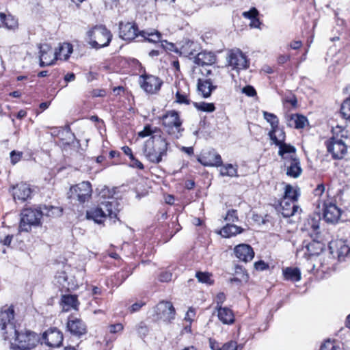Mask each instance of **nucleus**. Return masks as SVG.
<instances>
[{
    "label": "nucleus",
    "mask_w": 350,
    "mask_h": 350,
    "mask_svg": "<svg viewBox=\"0 0 350 350\" xmlns=\"http://www.w3.org/2000/svg\"><path fill=\"white\" fill-rule=\"evenodd\" d=\"M0 336L9 341L13 350H31L38 342L36 333L27 330L19 332L16 328L12 306L0 312Z\"/></svg>",
    "instance_id": "nucleus-1"
},
{
    "label": "nucleus",
    "mask_w": 350,
    "mask_h": 350,
    "mask_svg": "<svg viewBox=\"0 0 350 350\" xmlns=\"http://www.w3.org/2000/svg\"><path fill=\"white\" fill-rule=\"evenodd\" d=\"M170 143L164 137L153 135L147 139L143 147L145 158L150 163L158 164L167 156Z\"/></svg>",
    "instance_id": "nucleus-2"
},
{
    "label": "nucleus",
    "mask_w": 350,
    "mask_h": 350,
    "mask_svg": "<svg viewBox=\"0 0 350 350\" xmlns=\"http://www.w3.org/2000/svg\"><path fill=\"white\" fill-rule=\"evenodd\" d=\"M120 203L113 197H108L107 200L102 201L98 206L94 207L86 211L88 219H92L95 223L102 224L107 217L117 219L120 211Z\"/></svg>",
    "instance_id": "nucleus-3"
},
{
    "label": "nucleus",
    "mask_w": 350,
    "mask_h": 350,
    "mask_svg": "<svg viewBox=\"0 0 350 350\" xmlns=\"http://www.w3.org/2000/svg\"><path fill=\"white\" fill-rule=\"evenodd\" d=\"M88 43L94 49H99L109 45L112 33L104 25H96L87 32Z\"/></svg>",
    "instance_id": "nucleus-4"
},
{
    "label": "nucleus",
    "mask_w": 350,
    "mask_h": 350,
    "mask_svg": "<svg viewBox=\"0 0 350 350\" xmlns=\"http://www.w3.org/2000/svg\"><path fill=\"white\" fill-rule=\"evenodd\" d=\"M161 120L165 131L170 135L176 139L183 136L185 129L183 127V120L178 111L175 110L167 111L162 116Z\"/></svg>",
    "instance_id": "nucleus-5"
},
{
    "label": "nucleus",
    "mask_w": 350,
    "mask_h": 350,
    "mask_svg": "<svg viewBox=\"0 0 350 350\" xmlns=\"http://www.w3.org/2000/svg\"><path fill=\"white\" fill-rule=\"evenodd\" d=\"M21 221L18 226V232H29L32 226L40 224L43 212L36 208H25L21 214Z\"/></svg>",
    "instance_id": "nucleus-6"
},
{
    "label": "nucleus",
    "mask_w": 350,
    "mask_h": 350,
    "mask_svg": "<svg viewBox=\"0 0 350 350\" xmlns=\"http://www.w3.org/2000/svg\"><path fill=\"white\" fill-rule=\"evenodd\" d=\"M92 185L88 181H83L76 185L72 186L68 192V198L70 200H77L80 203L88 201L92 196Z\"/></svg>",
    "instance_id": "nucleus-7"
},
{
    "label": "nucleus",
    "mask_w": 350,
    "mask_h": 350,
    "mask_svg": "<svg viewBox=\"0 0 350 350\" xmlns=\"http://www.w3.org/2000/svg\"><path fill=\"white\" fill-rule=\"evenodd\" d=\"M157 319L165 322H170L175 317V309L170 301H160L154 308Z\"/></svg>",
    "instance_id": "nucleus-8"
},
{
    "label": "nucleus",
    "mask_w": 350,
    "mask_h": 350,
    "mask_svg": "<svg viewBox=\"0 0 350 350\" xmlns=\"http://www.w3.org/2000/svg\"><path fill=\"white\" fill-rule=\"evenodd\" d=\"M120 37L124 40L131 41L140 36L141 31L135 23L122 21L119 23Z\"/></svg>",
    "instance_id": "nucleus-9"
},
{
    "label": "nucleus",
    "mask_w": 350,
    "mask_h": 350,
    "mask_svg": "<svg viewBox=\"0 0 350 350\" xmlns=\"http://www.w3.org/2000/svg\"><path fill=\"white\" fill-rule=\"evenodd\" d=\"M141 78L142 79L140 81L141 88L149 94L157 93L163 84L161 79L154 75H144L141 76Z\"/></svg>",
    "instance_id": "nucleus-10"
},
{
    "label": "nucleus",
    "mask_w": 350,
    "mask_h": 350,
    "mask_svg": "<svg viewBox=\"0 0 350 350\" xmlns=\"http://www.w3.org/2000/svg\"><path fill=\"white\" fill-rule=\"evenodd\" d=\"M328 152L334 159H341L347 152V146L343 140H331L325 142Z\"/></svg>",
    "instance_id": "nucleus-11"
},
{
    "label": "nucleus",
    "mask_w": 350,
    "mask_h": 350,
    "mask_svg": "<svg viewBox=\"0 0 350 350\" xmlns=\"http://www.w3.org/2000/svg\"><path fill=\"white\" fill-rule=\"evenodd\" d=\"M323 218L326 222L336 224L341 216L342 211L335 204L323 200Z\"/></svg>",
    "instance_id": "nucleus-12"
},
{
    "label": "nucleus",
    "mask_w": 350,
    "mask_h": 350,
    "mask_svg": "<svg viewBox=\"0 0 350 350\" xmlns=\"http://www.w3.org/2000/svg\"><path fill=\"white\" fill-rule=\"evenodd\" d=\"M67 329L72 335L81 336L87 332V326L82 319L73 315L69 316L66 323Z\"/></svg>",
    "instance_id": "nucleus-13"
},
{
    "label": "nucleus",
    "mask_w": 350,
    "mask_h": 350,
    "mask_svg": "<svg viewBox=\"0 0 350 350\" xmlns=\"http://www.w3.org/2000/svg\"><path fill=\"white\" fill-rule=\"evenodd\" d=\"M228 62L234 69H246L248 67L246 56L239 49L232 50L229 54Z\"/></svg>",
    "instance_id": "nucleus-14"
},
{
    "label": "nucleus",
    "mask_w": 350,
    "mask_h": 350,
    "mask_svg": "<svg viewBox=\"0 0 350 350\" xmlns=\"http://www.w3.org/2000/svg\"><path fill=\"white\" fill-rule=\"evenodd\" d=\"M42 338L45 344L51 347H59L63 341L62 332L55 327L50 328L43 334Z\"/></svg>",
    "instance_id": "nucleus-15"
},
{
    "label": "nucleus",
    "mask_w": 350,
    "mask_h": 350,
    "mask_svg": "<svg viewBox=\"0 0 350 350\" xmlns=\"http://www.w3.org/2000/svg\"><path fill=\"white\" fill-rule=\"evenodd\" d=\"M40 66L44 67L51 66L56 60L55 52L48 44H40Z\"/></svg>",
    "instance_id": "nucleus-16"
},
{
    "label": "nucleus",
    "mask_w": 350,
    "mask_h": 350,
    "mask_svg": "<svg viewBox=\"0 0 350 350\" xmlns=\"http://www.w3.org/2000/svg\"><path fill=\"white\" fill-rule=\"evenodd\" d=\"M329 249L332 255H336L339 260H344L350 252V247L342 240L333 241L329 243Z\"/></svg>",
    "instance_id": "nucleus-17"
},
{
    "label": "nucleus",
    "mask_w": 350,
    "mask_h": 350,
    "mask_svg": "<svg viewBox=\"0 0 350 350\" xmlns=\"http://www.w3.org/2000/svg\"><path fill=\"white\" fill-rule=\"evenodd\" d=\"M12 195L15 200L26 201L31 197V189L30 185L25 183H20L12 187Z\"/></svg>",
    "instance_id": "nucleus-18"
},
{
    "label": "nucleus",
    "mask_w": 350,
    "mask_h": 350,
    "mask_svg": "<svg viewBox=\"0 0 350 350\" xmlns=\"http://www.w3.org/2000/svg\"><path fill=\"white\" fill-rule=\"evenodd\" d=\"M234 254L237 258L243 262L251 261L254 256L252 247L247 244H240L234 247Z\"/></svg>",
    "instance_id": "nucleus-19"
},
{
    "label": "nucleus",
    "mask_w": 350,
    "mask_h": 350,
    "mask_svg": "<svg viewBox=\"0 0 350 350\" xmlns=\"http://www.w3.org/2000/svg\"><path fill=\"white\" fill-rule=\"evenodd\" d=\"M198 160L204 166L218 167L223 163L221 156L215 150L208 151Z\"/></svg>",
    "instance_id": "nucleus-20"
},
{
    "label": "nucleus",
    "mask_w": 350,
    "mask_h": 350,
    "mask_svg": "<svg viewBox=\"0 0 350 350\" xmlns=\"http://www.w3.org/2000/svg\"><path fill=\"white\" fill-rule=\"evenodd\" d=\"M296 202L282 198L280 202L279 211L284 217H289L297 213L299 207L296 205Z\"/></svg>",
    "instance_id": "nucleus-21"
},
{
    "label": "nucleus",
    "mask_w": 350,
    "mask_h": 350,
    "mask_svg": "<svg viewBox=\"0 0 350 350\" xmlns=\"http://www.w3.org/2000/svg\"><path fill=\"white\" fill-rule=\"evenodd\" d=\"M216 62V56L213 52L202 51L196 55L194 62L198 66L213 65Z\"/></svg>",
    "instance_id": "nucleus-22"
},
{
    "label": "nucleus",
    "mask_w": 350,
    "mask_h": 350,
    "mask_svg": "<svg viewBox=\"0 0 350 350\" xmlns=\"http://www.w3.org/2000/svg\"><path fill=\"white\" fill-rule=\"evenodd\" d=\"M0 27H5L8 30L15 31L18 27V20L11 14L0 12Z\"/></svg>",
    "instance_id": "nucleus-23"
},
{
    "label": "nucleus",
    "mask_w": 350,
    "mask_h": 350,
    "mask_svg": "<svg viewBox=\"0 0 350 350\" xmlns=\"http://www.w3.org/2000/svg\"><path fill=\"white\" fill-rule=\"evenodd\" d=\"M286 120L288 126L295 129H303L307 122V119L305 116L298 114L287 115Z\"/></svg>",
    "instance_id": "nucleus-24"
},
{
    "label": "nucleus",
    "mask_w": 350,
    "mask_h": 350,
    "mask_svg": "<svg viewBox=\"0 0 350 350\" xmlns=\"http://www.w3.org/2000/svg\"><path fill=\"white\" fill-rule=\"evenodd\" d=\"M300 251L309 257L319 255L323 251V245L319 242L312 241L304 245Z\"/></svg>",
    "instance_id": "nucleus-25"
},
{
    "label": "nucleus",
    "mask_w": 350,
    "mask_h": 350,
    "mask_svg": "<svg viewBox=\"0 0 350 350\" xmlns=\"http://www.w3.org/2000/svg\"><path fill=\"white\" fill-rule=\"evenodd\" d=\"M217 86L213 85L210 79H198V90L204 98L209 97L212 91L215 90Z\"/></svg>",
    "instance_id": "nucleus-26"
},
{
    "label": "nucleus",
    "mask_w": 350,
    "mask_h": 350,
    "mask_svg": "<svg viewBox=\"0 0 350 350\" xmlns=\"http://www.w3.org/2000/svg\"><path fill=\"white\" fill-rule=\"evenodd\" d=\"M284 167L286 168V174L288 176L297 178L301 174L302 170L301 168L300 161L298 158L290 163L284 164Z\"/></svg>",
    "instance_id": "nucleus-27"
},
{
    "label": "nucleus",
    "mask_w": 350,
    "mask_h": 350,
    "mask_svg": "<svg viewBox=\"0 0 350 350\" xmlns=\"http://www.w3.org/2000/svg\"><path fill=\"white\" fill-rule=\"evenodd\" d=\"M217 309L219 319L224 324H231L234 322L232 311L227 307L219 306Z\"/></svg>",
    "instance_id": "nucleus-28"
},
{
    "label": "nucleus",
    "mask_w": 350,
    "mask_h": 350,
    "mask_svg": "<svg viewBox=\"0 0 350 350\" xmlns=\"http://www.w3.org/2000/svg\"><path fill=\"white\" fill-rule=\"evenodd\" d=\"M271 140L276 146L284 142L286 139V134L283 129L277 126L275 129H271L268 133Z\"/></svg>",
    "instance_id": "nucleus-29"
},
{
    "label": "nucleus",
    "mask_w": 350,
    "mask_h": 350,
    "mask_svg": "<svg viewBox=\"0 0 350 350\" xmlns=\"http://www.w3.org/2000/svg\"><path fill=\"white\" fill-rule=\"evenodd\" d=\"M72 53V44L66 42L63 43L59 46V49L55 51L56 60L58 59L66 60Z\"/></svg>",
    "instance_id": "nucleus-30"
},
{
    "label": "nucleus",
    "mask_w": 350,
    "mask_h": 350,
    "mask_svg": "<svg viewBox=\"0 0 350 350\" xmlns=\"http://www.w3.org/2000/svg\"><path fill=\"white\" fill-rule=\"evenodd\" d=\"M243 231V230L241 227H239L234 224H227L221 229L219 234L225 238H229L230 237L240 234Z\"/></svg>",
    "instance_id": "nucleus-31"
},
{
    "label": "nucleus",
    "mask_w": 350,
    "mask_h": 350,
    "mask_svg": "<svg viewBox=\"0 0 350 350\" xmlns=\"http://www.w3.org/2000/svg\"><path fill=\"white\" fill-rule=\"evenodd\" d=\"M283 275L286 280L298 282L301 280V271L297 267H286L283 269Z\"/></svg>",
    "instance_id": "nucleus-32"
},
{
    "label": "nucleus",
    "mask_w": 350,
    "mask_h": 350,
    "mask_svg": "<svg viewBox=\"0 0 350 350\" xmlns=\"http://www.w3.org/2000/svg\"><path fill=\"white\" fill-rule=\"evenodd\" d=\"M243 16L245 18L250 20V26L253 28H258L260 25V22L258 18V11L256 8H252L247 12H244Z\"/></svg>",
    "instance_id": "nucleus-33"
},
{
    "label": "nucleus",
    "mask_w": 350,
    "mask_h": 350,
    "mask_svg": "<svg viewBox=\"0 0 350 350\" xmlns=\"http://www.w3.org/2000/svg\"><path fill=\"white\" fill-rule=\"evenodd\" d=\"M140 36L145 38L146 40H148L149 42H153V43H159L161 42V33L156 31H142L140 33Z\"/></svg>",
    "instance_id": "nucleus-34"
},
{
    "label": "nucleus",
    "mask_w": 350,
    "mask_h": 350,
    "mask_svg": "<svg viewBox=\"0 0 350 350\" xmlns=\"http://www.w3.org/2000/svg\"><path fill=\"white\" fill-rule=\"evenodd\" d=\"M62 302L65 306H67V308H65V310H68L69 308H72L76 309L77 306L79 305V302L77 300V297L76 295H64L62 297Z\"/></svg>",
    "instance_id": "nucleus-35"
},
{
    "label": "nucleus",
    "mask_w": 350,
    "mask_h": 350,
    "mask_svg": "<svg viewBox=\"0 0 350 350\" xmlns=\"http://www.w3.org/2000/svg\"><path fill=\"white\" fill-rule=\"evenodd\" d=\"M299 196V191L293 188L291 185H286L284 189L283 198L297 202Z\"/></svg>",
    "instance_id": "nucleus-36"
},
{
    "label": "nucleus",
    "mask_w": 350,
    "mask_h": 350,
    "mask_svg": "<svg viewBox=\"0 0 350 350\" xmlns=\"http://www.w3.org/2000/svg\"><path fill=\"white\" fill-rule=\"evenodd\" d=\"M332 134V137L329 139L331 140H343L344 138H347V131L340 126L334 127Z\"/></svg>",
    "instance_id": "nucleus-37"
},
{
    "label": "nucleus",
    "mask_w": 350,
    "mask_h": 350,
    "mask_svg": "<svg viewBox=\"0 0 350 350\" xmlns=\"http://www.w3.org/2000/svg\"><path fill=\"white\" fill-rule=\"evenodd\" d=\"M220 174L222 176H227L230 177H236L238 176L237 169L232 164H227L221 167L220 170Z\"/></svg>",
    "instance_id": "nucleus-38"
},
{
    "label": "nucleus",
    "mask_w": 350,
    "mask_h": 350,
    "mask_svg": "<svg viewBox=\"0 0 350 350\" xmlns=\"http://www.w3.org/2000/svg\"><path fill=\"white\" fill-rule=\"evenodd\" d=\"M279 147L278 154L280 156H284L286 154H294L296 152V148L291 145L286 144L285 142L278 145Z\"/></svg>",
    "instance_id": "nucleus-39"
},
{
    "label": "nucleus",
    "mask_w": 350,
    "mask_h": 350,
    "mask_svg": "<svg viewBox=\"0 0 350 350\" xmlns=\"http://www.w3.org/2000/svg\"><path fill=\"white\" fill-rule=\"evenodd\" d=\"M194 107L199 111L204 112H213L215 110V107L213 103L200 102L193 103Z\"/></svg>",
    "instance_id": "nucleus-40"
},
{
    "label": "nucleus",
    "mask_w": 350,
    "mask_h": 350,
    "mask_svg": "<svg viewBox=\"0 0 350 350\" xmlns=\"http://www.w3.org/2000/svg\"><path fill=\"white\" fill-rule=\"evenodd\" d=\"M263 117L270 124L271 129H275L279 126V120L275 114L263 111Z\"/></svg>",
    "instance_id": "nucleus-41"
},
{
    "label": "nucleus",
    "mask_w": 350,
    "mask_h": 350,
    "mask_svg": "<svg viewBox=\"0 0 350 350\" xmlns=\"http://www.w3.org/2000/svg\"><path fill=\"white\" fill-rule=\"evenodd\" d=\"M196 277L197 278L198 282L201 283H204L206 284H212L213 283V281L211 279V274L208 272L198 271L196 273Z\"/></svg>",
    "instance_id": "nucleus-42"
},
{
    "label": "nucleus",
    "mask_w": 350,
    "mask_h": 350,
    "mask_svg": "<svg viewBox=\"0 0 350 350\" xmlns=\"http://www.w3.org/2000/svg\"><path fill=\"white\" fill-rule=\"evenodd\" d=\"M176 101L179 104H190L188 94L186 92H182L180 90H178L176 93Z\"/></svg>",
    "instance_id": "nucleus-43"
},
{
    "label": "nucleus",
    "mask_w": 350,
    "mask_h": 350,
    "mask_svg": "<svg viewBox=\"0 0 350 350\" xmlns=\"http://www.w3.org/2000/svg\"><path fill=\"white\" fill-rule=\"evenodd\" d=\"M325 192V186L323 184H319L317 187L314 189L313 193L316 197H318L319 199L317 200V205L320 207L321 203H323V200L325 199H321Z\"/></svg>",
    "instance_id": "nucleus-44"
},
{
    "label": "nucleus",
    "mask_w": 350,
    "mask_h": 350,
    "mask_svg": "<svg viewBox=\"0 0 350 350\" xmlns=\"http://www.w3.org/2000/svg\"><path fill=\"white\" fill-rule=\"evenodd\" d=\"M340 113L344 118L350 120V98L346 99L342 104Z\"/></svg>",
    "instance_id": "nucleus-45"
},
{
    "label": "nucleus",
    "mask_w": 350,
    "mask_h": 350,
    "mask_svg": "<svg viewBox=\"0 0 350 350\" xmlns=\"http://www.w3.org/2000/svg\"><path fill=\"white\" fill-rule=\"evenodd\" d=\"M224 219L226 221L232 222V223L237 221L239 220V217L237 215V210H235V209L229 210L227 212V214H226Z\"/></svg>",
    "instance_id": "nucleus-46"
},
{
    "label": "nucleus",
    "mask_w": 350,
    "mask_h": 350,
    "mask_svg": "<svg viewBox=\"0 0 350 350\" xmlns=\"http://www.w3.org/2000/svg\"><path fill=\"white\" fill-rule=\"evenodd\" d=\"M137 332L141 338L145 337L148 333V328L144 323L141 322L137 326Z\"/></svg>",
    "instance_id": "nucleus-47"
},
{
    "label": "nucleus",
    "mask_w": 350,
    "mask_h": 350,
    "mask_svg": "<svg viewBox=\"0 0 350 350\" xmlns=\"http://www.w3.org/2000/svg\"><path fill=\"white\" fill-rule=\"evenodd\" d=\"M23 156L22 152H16L13 150L10 152V159L12 164L18 163Z\"/></svg>",
    "instance_id": "nucleus-48"
},
{
    "label": "nucleus",
    "mask_w": 350,
    "mask_h": 350,
    "mask_svg": "<svg viewBox=\"0 0 350 350\" xmlns=\"http://www.w3.org/2000/svg\"><path fill=\"white\" fill-rule=\"evenodd\" d=\"M156 129H157L153 130V129H152L150 126L147 125V126H144L143 131H142L139 133V136L142 137H145L151 135L152 133H154L155 132Z\"/></svg>",
    "instance_id": "nucleus-49"
},
{
    "label": "nucleus",
    "mask_w": 350,
    "mask_h": 350,
    "mask_svg": "<svg viewBox=\"0 0 350 350\" xmlns=\"http://www.w3.org/2000/svg\"><path fill=\"white\" fill-rule=\"evenodd\" d=\"M242 92L248 96H254L256 95V91L254 87L251 85H247L242 89Z\"/></svg>",
    "instance_id": "nucleus-50"
},
{
    "label": "nucleus",
    "mask_w": 350,
    "mask_h": 350,
    "mask_svg": "<svg viewBox=\"0 0 350 350\" xmlns=\"http://www.w3.org/2000/svg\"><path fill=\"white\" fill-rule=\"evenodd\" d=\"M172 278V273L169 271H163L159 275V280L162 282H167Z\"/></svg>",
    "instance_id": "nucleus-51"
},
{
    "label": "nucleus",
    "mask_w": 350,
    "mask_h": 350,
    "mask_svg": "<svg viewBox=\"0 0 350 350\" xmlns=\"http://www.w3.org/2000/svg\"><path fill=\"white\" fill-rule=\"evenodd\" d=\"M320 350H336L335 345L329 340H326L323 344L321 345Z\"/></svg>",
    "instance_id": "nucleus-52"
},
{
    "label": "nucleus",
    "mask_w": 350,
    "mask_h": 350,
    "mask_svg": "<svg viewBox=\"0 0 350 350\" xmlns=\"http://www.w3.org/2000/svg\"><path fill=\"white\" fill-rule=\"evenodd\" d=\"M280 157L284 160V165L286 164L287 163H290V162L294 161L295 159H297L296 152L294 153L293 154H286L284 156H280Z\"/></svg>",
    "instance_id": "nucleus-53"
},
{
    "label": "nucleus",
    "mask_w": 350,
    "mask_h": 350,
    "mask_svg": "<svg viewBox=\"0 0 350 350\" xmlns=\"http://www.w3.org/2000/svg\"><path fill=\"white\" fill-rule=\"evenodd\" d=\"M237 343L231 341L224 344L219 350H237Z\"/></svg>",
    "instance_id": "nucleus-54"
},
{
    "label": "nucleus",
    "mask_w": 350,
    "mask_h": 350,
    "mask_svg": "<svg viewBox=\"0 0 350 350\" xmlns=\"http://www.w3.org/2000/svg\"><path fill=\"white\" fill-rule=\"evenodd\" d=\"M164 51V46L163 44L161 43L159 45V49H154L149 52V56L151 57H157L161 53H163Z\"/></svg>",
    "instance_id": "nucleus-55"
},
{
    "label": "nucleus",
    "mask_w": 350,
    "mask_h": 350,
    "mask_svg": "<svg viewBox=\"0 0 350 350\" xmlns=\"http://www.w3.org/2000/svg\"><path fill=\"white\" fill-rule=\"evenodd\" d=\"M145 305V302L140 301L133 304L129 308L131 312H135Z\"/></svg>",
    "instance_id": "nucleus-56"
},
{
    "label": "nucleus",
    "mask_w": 350,
    "mask_h": 350,
    "mask_svg": "<svg viewBox=\"0 0 350 350\" xmlns=\"http://www.w3.org/2000/svg\"><path fill=\"white\" fill-rule=\"evenodd\" d=\"M123 329V325L121 323L111 325L109 326V332L115 334L121 332Z\"/></svg>",
    "instance_id": "nucleus-57"
},
{
    "label": "nucleus",
    "mask_w": 350,
    "mask_h": 350,
    "mask_svg": "<svg viewBox=\"0 0 350 350\" xmlns=\"http://www.w3.org/2000/svg\"><path fill=\"white\" fill-rule=\"evenodd\" d=\"M226 300V295L224 293H219L217 295L215 301L217 303V308L221 306V304Z\"/></svg>",
    "instance_id": "nucleus-58"
},
{
    "label": "nucleus",
    "mask_w": 350,
    "mask_h": 350,
    "mask_svg": "<svg viewBox=\"0 0 350 350\" xmlns=\"http://www.w3.org/2000/svg\"><path fill=\"white\" fill-rule=\"evenodd\" d=\"M13 239V235H7L3 239H0V243L5 246H10Z\"/></svg>",
    "instance_id": "nucleus-59"
},
{
    "label": "nucleus",
    "mask_w": 350,
    "mask_h": 350,
    "mask_svg": "<svg viewBox=\"0 0 350 350\" xmlns=\"http://www.w3.org/2000/svg\"><path fill=\"white\" fill-rule=\"evenodd\" d=\"M254 267L256 269L260 271H263L268 267L267 265L264 261L262 260L256 262L254 264Z\"/></svg>",
    "instance_id": "nucleus-60"
},
{
    "label": "nucleus",
    "mask_w": 350,
    "mask_h": 350,
    "mask_svg": "<svg viewBox=\"0 0 350 350\" xmlns=\"http://www.w3.org/2000/svg\"><path fill=\"white\" fill-rule=\"evenodd\" d=\"M131 160L132 162V164H131L132 167H137L139 170H143L144 168L142 163L141 161H139L138 159H137L136 158H135V157H133V159H131Z\"/></svg>",
    "instance_id": "nucleus-61"
},
{
    "label": "nucleus",
    "mask_w": 350,
    "mask_h": 350,
    "mask_svg": "<svg viewBox=\"0 0 350 350\" xmlns=\"http://www.w3.org/2000/svg\"><path fill=\"white\" fill-rule=\"evenodd\" d=\"M302 45V42L299 40L293 41L290 43L289 47L292 49L297 50Z\"/></svg>",
    "instance_id": "nucleus-62"
},
{
    "label": "nucleus",
    "mask_w": 350,
    "mask_h": 350,
    "mask_svg": "<svg viewBox=\"0 0 350 350\" xmlns=\"http://www.w3.org/2000/svg\"><path fill=\"white\" fill-rule=\"evenodd\" d=\"M290 59V55H281L278 58V62L280 64H283Z\"/></svg>",
    "instance_id": "nucleus-63"
},
{
    "label": "nucleus",
    "mask_w": 350,
    "mask_h": 350,
    "mask_svg": "<svg viewBox=\"0 0 350 350\" xmlns=\"http://www.w3.org/2000/svg\"><path fill=\"white\" fill-rule=\"evenodd\" d=\"M122 150L125 154L129 157L130 159H133L134 156L133 154L132 150L129 146H124L122 148Z\"/></svg>",
    "instance_id": "nucleus-64"
}]
</instances>
